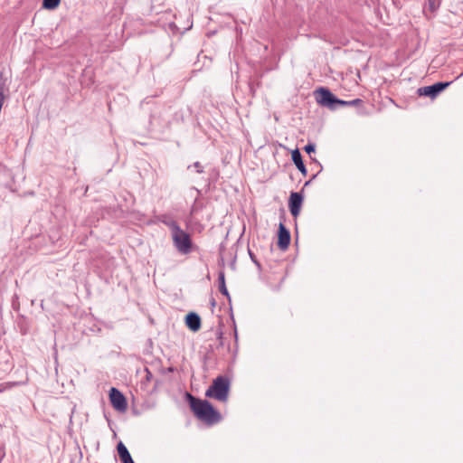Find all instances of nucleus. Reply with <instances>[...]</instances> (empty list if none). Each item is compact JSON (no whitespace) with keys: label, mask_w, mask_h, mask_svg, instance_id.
<instances>
[{"label":"nucleus","mask_w":463,"mask_h":463,"mask_svg":"<svg viewBox=\"0 0 463 463\" xmlns=\"http://www.w3.org/2000/svg\"><path fill=\"white\" fill-rule=\"evenodd\" d=\"M187 400L194 414L200 420L209 425L218 423L221 420L220 412L208 401L195 398L190 393H187Z\"/></svg>","instance_id":"nucleus-1"},{"label":"nucleus","mask_w":463,"mask_h":463,"mask_svg":"<svg viewBox=\"0 0 463 463\" xmlns=\"http://www.w3.org/2000/svg\"><path fill=\"white\" fill-rule=\"evenodd\" d=\"M171 230L172 239L176 250L182 254H187L192 249L190 235L180 228L174 221L165 222Z\"/></svg>","instance_id":"nucleus-2"},{"label":"nucleus","mask_w":463,"mask_h":463,"mask_svg":"<svg viewBox=\"0 0 463 463\" xmlns=\"http://www.w3.org/2000/svg\"><path fill=\"white\" fill-rule=\"evenodd\" d=\"M230 391V382L224 376L215 378L212 385L205 392V396L220 402H226Z\"/></svg>","instance_id":"nucleus-3"},{"label":"nucleus","mask_w":463,"mask_h":463,"mask_svg":"<svg viewBox=\"0 0 463 463\" xmlns=\"http://www.w3.org/2000/svg\"><path fill=\"white\" fill-rule=\"evenodd\" d=\"M316 99L320 105L331 109H335L336 105L345 103V100L338 99L329 90L325 88H320L316 91Z\"/></svg>","instance_id":"nucleus-4"},{"label":"nucleus","mask_w":463,"mask_h":463,"mask_svg":"<svg viewBox=\"0 0 463 463\" xmlns=\"http://www.w3.org/2000/svg\"><path fill=\"white\" fill-rule=\"evenodd\" d=\"M451 82H437L430 86L419 88L417 92L419 96H426L435 99L441 91H443Z\"/></svg>","instance_id":"nucleus-5"},{"label":"nucleus","mask_w":463,"mask_h":463,"mask_svg":"<svg viewBox=\"0 0 463 463\" xmlns=\"http://www.w3.org/2000/svg\"><path fill=\"white\" fill-rule=\"evenodd\" d=\"M111 405L119 411H125L127 409V401L125 396L116 388L112 387L109 392Z\"/></svg>","instance_id":"nucleus-6"},{"label":"nucleus","mask_w":463,"mask_h":463,"mask_svg":"<svg viewBox=\"0 0 463 463\" xmlns=\"http://www.w3.org/2000/svg\"><path fill=\"white\" fill-rule=\"evenodd\" d=\"M303 196L299 193H291L289 196L288 207L291 214L297 217L301 209Z\"/></svg>","instance_id":"nucleus-7"},{"label":"nucleus","mask_w":463,"mask_h":463,"mask_svg":"<svg viewBox=\"0 0 463 463\" xmlns=\"http://www.w3.org/2000/svg\"><path fill=\"white\" fill-rule=\"evenodd\" d=\"M290 243V233L289 231L285 227L283 223H279V241L278 246L280 250L288 249Z\"/></svg>","instance_id":"nucleus-8"},{"label":"nucleus","mask_w":463,"mask_h":463,"mask_svg":"<svg viewBox=\"0 0 463 463\" xmlns=\"http://www.w3.org/2000/svg\"><path fill=\"white\" fill-rule=\"evenodd\" d=\"M187 327L193 332H197L201 328V318L194 312L189 313L185 317Z\"/></svg>","instance_id":"nucleus-9"},{"label":"nucleus","mask_w":463,"mask_h":463,"mask_svg":"<svg viewBox=\"0 0 463 463\" xmlns=\"http://www.w3.org/2000/svg\"><path fill=\"white\" fill-rule=\"evenodd\" d=\"M117 449L122 463H135L127 447L121 441L118 444Z\"/></svg>","instance_id":"nucleus-10"},{"label":"nucleus","mask_w":463,"mask_h":463,"mask_svg":"<svg viewBox=\"0 0 463 463\" xmlns=\"http://www.w3.org/2000/svg\"><path fill=\"white\" fill-rule=\"evenodd\" d=\"M291 157H292L294 164L298 167V169L302 173V175H306L307 168L303 163L302 156H301L299 150L298 149L293 150L292 154H291Z\"/></svg>","instance_id":"nucleus-11"},{"label":"nucleus","mask_w":463,"mask_h":463,"mask_svg":"<svg viewBox=\"0 0 463 463\" xmlns=\"http://www.w3.org/2000/svg\"><path fill=\"white\" fill-rule=\"evenodd\" d=\"M9 95V87L8 80L6 78L3 77V74H0V99L1 100H5Z\"/></svg>","instance_id":"nucleus-12"},{"label":"nucleus","mask_w":463,"mask_h":463,"mask_svg":"<svg viewBox=\"0 0 463 463\" xmlns=\"http://www.w3.org/2000/svg\"><path fill=\"white\" fill-rule=\"evenodd\" d=\"M218 280H219V290H220V292L222 295L226 296L227 298H230L229 292H228L226 285H225V276H224V272L223 271H220L219 272Z\"/></svg>","instance_id":"nucleus-13"},{"label":"nucleus","mask_w":463,"mask_h":463,"mask_svg":"<svg viewBox=\"0 0 463 463\" xmlns=\"http://www.w3.org/2000/svg\"><path fill=\"white\" fill-rule=\"evenodd\" d=\"M60 2H61V0H43V6L45 9L52 10V9H55L59 5Z\"/></svg>","instance_id":"nucleus-14"},{"label":"nucleus","mask_w":463,"mask_h":463,"mask_svg":"<svg viewBox=\"0 0 463 463\" xmlns=\"http://www.w3.org/2000/svg\"><path fill=\"white\" fill-rule=\"evenodd\" d=\"M439 5V0H428V7L431 12L437 10Z\"/></svg>","instance_id":"nucleus-15"},{"label":"nucleus","mask_w":463,"mask_h":463,"mask_svg":"<svg viewBox=\"0 0 463 463\" xmlns=\"http://www.w3.org/2000/svg\"><path fill=\"white\" fill-rule=\"evenodd\" d=\"M304 149L307 153L310 154L312 152H315L316 146L314 144L309 143L305 146Z\"/></svg>","instance_id":"nucleus-16"},{"label":"nucleus","mask_w":463,"mask_h":463,"mask_svg":"<svg viewBox=\"0 0 463 463\" xmlns=\"http://www.w3.org/2000/svg\"><path fill=\"white\" fill-rule=\"evenodd\" d=\"M361 102V99H354V100H351V101H345L344 104H341L342 106H345V105H355L357 103Z\"/></svg>","instance_id":"nucleus-17"},{"label":"nucleus","mask_w":463,"mask_h":463,"mask_svg":"<svg viewBox=\"0 0 463 463\" xmlns=\"http://www.w3.org/2000/svg\"><path fill=\"white\" fill-rule=\"evenodd\" d=\"M194 166L196 168L197 173H203V166L201 165V164L199 162H195L194 164Z\"/></svg>","instance_id":"nucleus-18"}]
</instances>
